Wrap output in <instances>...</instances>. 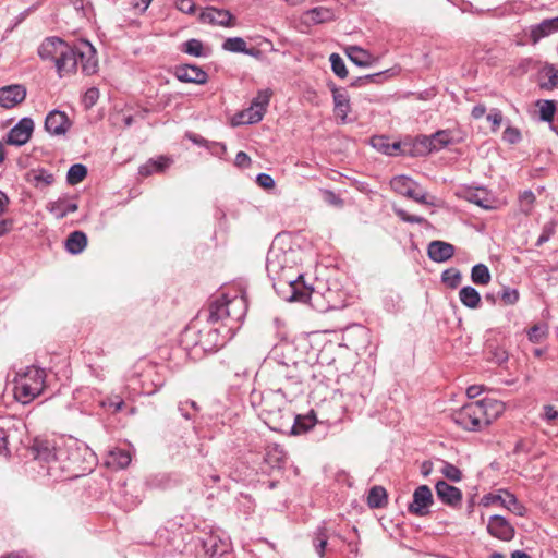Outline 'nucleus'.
<instances>
[{
    "label": "nucleus",
    "mask_w": 558,
    "mask_h": 558,
    "mask_svg": "<svg viewBox=\"0 0 558 558\" xmlns=\"http://www.w3.org/2000/svg\"><path fill=\"white\" fill-rule=\"evenodd\" d=\"M34 449L36 450L35 459L46 464V473L48 476L58 480L64 471L71 470V464H62L60 461L64 454L62 450L56 451L44 444L34 447ZM70 463H72V461H70Z\"/></svg>",
    "instance_id": "obj_5"
},
{
    "label": "nucleus",
    "mask_w": 558,
    "mask_h": 558,
    "mask_svg": "<svg viewBox=\"0 0 558 558\" xmlns=\"http://www.w3.org/2000/svg\"><path fill=\"white\" fill-rule=\"evenodd\" d=\"M199 21L205 24L219 25V26H233L234 16L230 11L225 9H217L208 7L199 14Z\"/></svg>",
    "instance_id": "obj_15"
},
{
    "label": "nucleus",
    "mask_w": 558,
    "mask_h": 558,
    "mask_svg": "<svg viewBox=\"0 0 558 558\" xmlns=\"http://www.w3.org/2000/svg\"><path fill=\"white\" fill-rule=\"evenodd\" d=\"M331 63V69L333 73L340 78H344L348 75V70L345 68L343 59L338 53H332L329 58Z\"/></svg>",
    "instance_id": "obj_51"
},
{
    "label": "nucleus",
    "mask_w": 558,
    "mask_h": 558,
    "mask_svg": "<svg viewBox=\"0 0 558 558\" xmlns=\"http://www.w3.org/2000/svg\"><path fill=\"white\" fill-rule=\"evenodd\" d=\"M454 254V246L444 241H432L427 247L428 257L436 263H445Z\"/></svg>",
    "instance_id": "obj_19"
},
{
    "label": "nucleus",
    "mask_w": 558,
    "mask_h": 558,
    "mask_svg": "<svg viewBox=\"0 0 558 558\" xmlns=\"http://www.w3.org/2000/svg\"><path fill=\"white\" fill-rule=\"evenodd\" d=\"M504 140L510 144H515L521 140V133L518 129L508 126L504 131Z\"/></svg>",
    "instance_id": "obj_59"
},
{
    "label": "nucleus",
    "mask_w": 558,
    "mask_h": 558,
    "mask_svg": "<svg viewBox=\"0 0 558 558\" xmlns=\"http://www.w3.org/2000/svg\"><path fill=\"white\" fill-rule=\"evenodd\" d=\"M175 76L181 82L205 84L207 73L197 65L183 64L175 69Z\"/></svg>",
    "instance_id": "obj_18"
},
{
    "label": "nucleus",
    "mask_w": 558,
    "mask_h": 558,
    "mask_svg": "<svg viewBox=\"0 0 558 558\" xmlns=\"http://www.w3.org/2000/svg\"><path fill=\"white\" fill-rule=\"evenodd\" d=\"M335 113L341 119L342 123L348 121V114L350 112V99L345 94L333 92Z\"/></svg>",
    "instance_id": "obj_32"
},
{
    "label": "nucleus",
    "mask_w": 558,
    "mask_h": 558,
    "mask_svg": "<svg viewBox=\"0 0 558 558\" xmlns=\"http://www.w3.org/2000/svg\"><path fill=\"white\" fill-rule=\"evenodd\" d=\"M469 201L485 209L493 208L489 195L486 193L485 190L482 189H477L476 191L471 192L469 195Z\"/></svg>",
    "instance_id": "obj_44"
},
{
    "label": "nucleus",
    "mask_w": 558,
    "mask_h": 558,
    "mask_svg": "<svg viewBox=\"0 0 558 558\" xmlns=\"http://www.w3.org/2000/svg\"><path fill=\"white\" fill-rule=\"evenodd\" d=\"M77 203L68 197H61L47 204V210L57 219L64 218L68 214L76 211Z\"/></svg>",
    "instance_id": "obj_22"
},
{
    "label": "nucleus",
    "mask_w": 558,
    "mask_h": 558,
    "mask_svg": "<svg viewBox=\"0 0 558 558\" xmlns=\"http://www.w3.org/2000/svg\"><path fill=\"white\" fill-rule=\"evenodd\" d=\"M441 280L449 288L456 289L462 280V275L460 270L456 268H449L441 274Z\"/></svg>",
    "instance_id": "obj_46"
},
{
    "label": "nucleus",
    "mask_w": 558,
    "mask_h": 558,
    "mask_svg": "<svg viewBox=\"0 0 558 558\" xmlns=\"http://www.w3.org/2000/svg\"><path fill=\"white\" fill-rule=\"evenodd\" d=\"M264 114H265V112L262 111L260 108H256L251 105L250 108L243 110L240 113V119H241L240 123H246V124L257 123L263 119Z\"/></svg>",
    "instance_id": "obj_42"
},
{
    "label": "nucleus",
    "mask_w": 558,
    "mask_h": 558,
    "mask_svg": "<svg viewBox=\"0 0 558 558\" xmlns=\"http://www.w3.org/2000/svg\"><path fill=\"white\" fill-rule=\"evenodd\" d=\"M170 162L171 160L163 156H160L157 159H150L140 167L138 173L142 177H148L155 172H162L169 167Z\"/></svg>",
    "instance_id": "obj_31"
},
{
    "label": "nucleus",
    "mask_w": 558,
    "mask_h": 558,
    "mask_svg": "<svg viewBox=\"0 0 558 558\" xmlns=\"http://www.w3.org/2000/svg\"><path fill=\"white\" fill-rule=\"evenodd\" d=\"M99 98V90L96 87L88 88L83 97V102L86 108L93 107Z\"/></svg>",
    "instance_id": "obj_56"
},
{
    "label": "nucleus",
    "mask_w": 558,
    "mask_h": 558,
    "mask_svg": "<svg viewBox=\"0 0 558 558\" xmlns=\"http://www.w3.org/2000/svg\"><path fill=\"white\" fill-rule=\"evenodd\" d=\"M536 106L539 109V118L542 121L551 122L556 111V105L554 100H538Z\"/></svg>",
    "instance_id": "obj_43"
},
{
    "label": "nucleus",
    "mask_w": 558,
    "mask_h": 558,
    "mask_svg": "<svg viewBox=\"0 0 558 558\" xmlns=\"http://www.w3.org/2000/svg\"><path fill=\"white\" fill-rule=\"evenodd\" d=\"M9 204L10 199L8 195L0 191V238L9 233L12 229V220L5 216Z\"/></svg>",
    "instance_id": "obj_33"
},
{
    "label": "nucleus",
    "mask_w": 558,
    "mask_h": 558,
    "mask_svg": "<svg viewBox=\"0 0 558 558\" xmlns=\"http://www.w3.org/2000/svg\"><path fill=\"white\" fill-rule=\"evenodd\" d=\"M395 213L401 220L409 223H423L426 221L423 217L410 215L404 209L401 208H396Z\"/></svg>",
    "instance_id": "obj_54"
},
{
    "label": "nucleus",
    "mask_w": 558,
    "mask_h": 558,
    "mask_svg": "<svg viewBox=\"0 0 558 558\" xmlns=\"http://www.w3.org/2000/svg\"><path fill=\"white\" fill-rule=\"evenodd\" d=\"M530 341L539 343L546 337V331L543 327L533 326L527 332Z\"/></svg>",
    "instance_id": "obj_58"
},
{
    "label": "nucleus",
    "mask_w": 558,
    "mask_h": 558,
    "mask_svg": "<svg viewBox=\"0 0 558 558\" xmlns=\"http://www.w3.org/2000/svg\"><path fill=\"white\" fill-rule=\"evenodd\" d=\"M229 315L228 298L221 296L216 299L209 306L208 320L216 323L218 320L227 319Z\"/></svg>",
    "instance_id": "obj_28"
},
{
    "label": "nucleus",
    "mask_w": 558,
    "mask_h": 558,
    "mask_svg": "<svg viewBox=\"0 0 558 558\" xmlns=\"http://www.w3.org/2000/svg\"><path fill=\"white\" fill-rule=\"evenodd\" d=\"M292 420H293L294 423L292 425V429L291 430L295 435L307 432L316 423V417H315L313 412L311 414H308V415H305V416H301V415H295L294 416L293 415Z\"/></svg>",
    "instance_id": "obj_36"
},
{
    "label": "nucleus",
    "mask_w": 558,
    "mask_h": 558,
    "mask_svg": "<svg viewBox=\"0 0 558 558\" xmlns=\"http://www.w3.org/2000/svg\"><path fill=\"white\" fill-rule=\"evenodd\" d=\"M175 8L183 13L193 14L196 7L193 0H177Z\"/></svg>",
    "instance_id": "obj_60"
},
{
    "label": "nucleus",
    "mask_w": 558,
    "mask_h": 558,
    "mask_svg": "<svg viewBox=\"0 0 558 558\" xmlns=\"http://www.w3.org/2000/svg\"><path fill=\"white\" fill-rule=\"evenodd\" d=\"M289 344H280L275 347L272 350V356L267 361V366L271 368V376L278 383L282 380H293L298 377L296 363L293 361H280L278 360L279 353H283L284 350H290Z\"/></svg>",
    "instance_id": "obj_6"
},
{
    "label": "nucleus",
    "mask_w": 558,
    "mask_h": 558,
    "mask_svg": "<svg viewBox=\"0 0 558 558\" xmlns=\"http://www.w3.org/2000/svg\"><path fill=\"white\" fill-rule=\"evenodd\" d=\"M78 64H81L82 72L87 75L94 74L97 71L96 51L89 43H85L83 50H78Z\"/></svg>",
    "instance_id": "obj_21"
},
{
    "label": "nucleus",
    "mask_w": 558,
    "mask_h": 558,
    "mask_svg": "<svg viewBox=\"0 0 558 558\" xmlns=\"http://www.w3.org/2000/svg\"><path fill=\"white\" fill-rule=\"evenodd\" d=\"M72 125L65 112L60 110L50 111L45 120L46 131L54 136L65 135Z\"/></svg>",
    "instance_id": "obj_10"
},
{
    "label": "nucleus",
    "mask_w": 558,
    "mask_h": 558,
    "mask_svg": "<svg viewBox=\"0 0 558 558\" xmlns=\"http://www.w3.org/2000/svg\"><path fill=\"white\" fill-rule=\"evenodd\" d=\"M434 151L440 150L454 142L452 131L440 130L432 134Z\"/></svg>",
    "instance_id": "obj_39"
},
{
    "label": "nucleus",
    "mask_w": 558,
    "mask_h": 558,
    "mask_svg": "<svg viewBox=\"0 0 558 558\" xmlns=\"http://www.w3.org/2000/svg\"><path fill=\"white\" fill-rule=\"evenodd\" d=\"M433 502L432 489L427 485H421L413 493V501L409 505V511L415 515L424 517L429 513V507Z\"/></svg>",
    "instance_id": "obj_9"
},
{
    "label": "nucleus",
    "mask_w": 558,
    "mask_h": 558,
    "mask_svg": "<svg viewBox=\"0 0 558 558\" xmlns=\"http://www.w3.org/2000/svg\"><path fill=\"white\" fill-rule=\"evenodd\" d=\"M558 32V17L547 19L531 27L530 37L533 44Z\"/></svg>",
    "instance_id": "obj_23"
},
{
    "label": "nucleus",
    "mask_w": 558,
    "mask_h": 558,
    "mask_svg": "<svg viewBox=\"0 0 558 558\" xmlns=\"http://www.w3.org/2000/svg\"><path fill=\"white\" fill-rule=\"evenodd\" d=\"M387 501L386 489L381 486H373L367 496V505L371 508H381Z\"/></svg>",
    "instance_id": "obj_38"
},
{
    "label": "nucleus",
    "mask_w": 558,
    "mask_h": 558,
    "mask_svg": "<svg viewBox=\"0 0 558 558\" xmlns=\"http://www.w3.org/2000/svg\"><path fill=\"white\" fill-rule=\"evenodd\" d=\"M454 423L466 430H481L487 426L484 417L482 403L478 401L469 402L452 414Z\"/></svg>",
    "instance_id": "obj_4"
},
{
    "label": "nucleus",
    "mask_w": 558,
    "mask_h": 558,
    "mask_svg": "<svg viewBox=\"0 0 558 558\" xmlns=\"http://www.w3.org/2000/svg\"><path fill=\"white\" fill-rule=\"evenodd\" d=\"M487 120L489 122H492L493 124V131H496L500 124H501V121H502V114H501V111L498 110V109H493L488 116H487Z\"/></svg>",
    "instance_id": "obj_63"
},
{
    "label": "nucleus",
    "mask_w": 558,
    "mask_h": 558,
    "mask_svg": "<svg viewBox=\"0 0 558 558\" xmlns=\"http://www.w3.org/2000/svg\"><path fill=\"white\" fill-rule=\"evenodd\" d=\"M131 462V454L123 449H113L109 452L107 464L117 469H123Z\"/></svg>",
    "instance_id": "obj_35"
},
{
    "label": "nucleus",
    "mask_w": 558,
    "mask_h": 558,
    "mask_svg": "<svg viewBox=\"0 0 558 558\" xmlns=\"http://www.w3.org/2000/svg\"><path fill=\"white\" fill-rule=\"evenodd\" d=\"M348 58L360 68H368L374 62V57L365 49L357 46H350L347 49Z\"/></svg>",
    "instance_id": "obj_25"
},
{
    "label": "nucleus",
    "mask_w": 558,
    "mask_h": 558,
    "mask_svg": "<svg viewBox=\"0 0 558 558\" xmlns=\"http://www.w3.org/2000/svg\"><path fill=\"white\" fill-rule=\"evenodd\" d=\"M250 401L254 407H259L260 416L272 430L283 432L293 418V413L281 388L265 391L253 390Z\"/></svg>",
    "instance_id": "obj_2"
},
{
    "label": "nucleus",
    "mask_w": 558,
    "mask_h": 558,
    "mask_svg": "<svg viewBox=\"0 0 558 558\" xmlns=\"http://www.w3.org/2000/svg\"><path fill=\"white\" fill-rule=\"evenodd\" d=\"M228 308L229 315L227 316V319L240 323L247 311L246 299L243 295H235L231 299L228 298Z\"/></svg>",
    "instance_id": "obj_24"
},
{
    "label": "nucleus",
    "mask_w": 558,
    "mask_h": 558,
    "mask_svg": "<svg viewBox=\"0 0 558 558\" xmlns=\"http://www.w3.org/2000/svg\"><path fill=\"white\" fill-rule=\"evenodd\" d=\"M272 95L271 89H262L257 93V95L252 100V106L256 108H260L262 111L266 112V109L269 105L270 97Z\"/></svg>",
    "instance_id": "obj_48"
},
{
    "label": "nucleus",
    "mask_w": 558,
    "mask_h": 558,
    "mask_svg": "<svg viewBox=\"0 0 558 558\" xmlns=\"http://www.w3.org/2000/svg\"><path fill=\"white\" fill-rule=\"evenodd\" d=\"M553 234H554V225L553 223L545 225L541 235L538 236V239L536 241V246H541L544 243H546L551 238Z\"/></svg>",
    "instance_id": "obj_61"
},
{
    "label": "nucleus",
    "mask_w": 558,
    "mask_h": 558,
    "mask_svg": "<svg viewBox=\"0 0 558 558\" xmlns=\"http://www.w3.org/2000/svg\"><path fill=\"white\" fill-rule=\"evenodd\" d=\"M256 182L264 189H271L275 186L274 179L267 173H259L256 178Z\"/></svg>",
    "instance_id": "obj_64"
},
{
    "label": "nucleus",
    "mask_w": 558,
    "mask_h": 558,
    "mask_svg": "<svg viewBox=\"0 0 558 558\" xmlns=\"http://www.w3.org/2000/svg\"><path fill=\"white\" fill-rule=\"evenodd\" d=\"M487 532L501 541H511L514 537L515 531L512 524L502 515H492L488 520Z\"/></svg>",
    "instance_id": "obj_11"
},
{
    "label": "nucleus",
    "mask_w": 558,
    "mask_h": 558,
    "mask_svg": "<svg viewBox=\"0 0 558 558\" xmlns=\"http://www.w3.org/2000/svg\"><path fill=\"white\" fill-rule=\"evenodd\" d=\"M86 175H87L86 167L82 163H75L70 167L68 174H66V180H68L69 184L75 185V184L82 182Z\"/></svg>",
    "instance_id": "obj_41"
},
{
    "label": "nucleus",
    "mask_w": 558,
    "mask_h": 558,
    "mask_svg": "<svg viewBox=\"0 0 558 558\" xmlns=\"http://www.w3.org/2000/svg\"><path fill=\"white\" fill-rule=\"evenodd\" d=\"M480 403H482L484 417L487 420V426L505 411V404L495 399L480 400Z\"/></svg>",
    "instance_id": "obj_26"
},
{
    "label": "nucleus",
    "mask_w": 558,
    "mask_h": 558,
    "mask_svg": "<svg viewBox=\"0 0 558 558\" xmlns=\"http://www.w3.org/2000/svg\"><path fill=\"white\" fill-rule=\"evenodd\" d=\"M372 144L375 148H377L378 150H380L387 155H393L395 151L400 149L399 143H392V144L386 143V140L384 137H374L372 140Z\"/></svg>",
    "instance_id": "obj_49"
},
{
    "label": "nucleus",
    "mask_w": 558,
    "mask_h": 558,
    "mask_svg": "<svg viewBox=\"0 0 558 558\" xmlns=\"http://www.w3.org/2000/svg\"><path fill=\"white\" fill-rule=\"evenodd\" d=\"M390 185L396 193L412 198L417 203L427 205L434 204L433 199L428 198L426 192L417 191V184L409 177L397 175L391 179Z\"/></svg>",
    "instance_id": "obj_7"
},
{
    "label": "nucleus",
    "mask_w": 558,
    "mask_h": 558,
    "mask_svg": "<svg viewBox=\"0 0 558 558\" xmlns=\"http://www.w3.org/2000/svg\"><path fill=\"white\" fill-rule=\"evenodd\" d=\"M384 73L385 72H379V73L357 77L355 81L352 82V85L353 86H362L363 84H366L369 82H378V80L381 77V75Z\"/></svg>",
    "instance_id": "obj_62"
},
{
    "label": "nucleus",
    "mask_w": 558,
    "mask_h": 558,
    "mask_svg": "<svg viewBox=\"0 0 558 558\" xmlns=\"http://www.w3.org/2000/svg\"><path fill=\"white\" fill-rule=\"evenodd\" d=\"M546 75L548 76V82L543 83L541 86L546 89H551L558 84V71L554 66H549L545 70Z\"/></svg>",
    "instance_id": "obj_55"
},
{
    "label": "nucleus",
    "mask_w": 558,
    "mask_h": 558,
    "mask_svg": "<svg viewBox=\"0 0 558 558\" xmlns=\"http://www.w3.org/2000/svg\"><path fill=\"white\" fill-rule=\"evenodd\" d=\"M202 545L208 558H220L230 548L229 539L216 533L207 535L202 541Z\"/></svg>",
    "instance_id": "obj_16"
},
{
    "label": "nucleus",
    "mask_w": 558,
    "mask_h": 558,
    "mask_svg": "<svg viewBox=\"0 0 558 558\" xmlns=\"http://www.w3.org/2000/svg\"><path fill=\"white\" fill-rule=\"evenodd\" d=\"M440 472L446 478L452 482H460L462 478L460 469L446 461H442Z\"/></svg>",
    "instance_id": "obj_50"
},
{
    "label": "nucleus",
    "mask_w": 558,
    "mask_h": 558,
    "mask_svg": "<svg viewBox=\"0 0 558 558\" xmlns=\"http://www.w3.org/2000/svg\"><path fill=\"white\" fill-rule=\"evenodd\" d=\"M46 373L37 366H26L14 377V398L27 404L37 398L45 388Z\"/></svg>",
    "instance_id": "obj_3"
},
{
    "label": "nucleus",
    "mask_w": 558,
    "mask_h": 558,
    "mask_svg": "<svg viewBox=\"0 0 558 558\" xmlns=\"http://www.w3.org/2000/svg\"><path fill=\"white\" fill-rule=\"evenodd\" d=\"M304 16L307 22L319 24L332 20L333 13L328 8L317 7L306 11Z\"/></svg>",
    "instance_id": "obj_34"
},
{
    "label": "nucleus",
    "mask_w": 558,
    "mask_h": 558,
    "mask_svg": "<svg viewBox=\"0 0 558 558\" xmlns=\"http://www.w3.org/2000/svg\"><path fill=\"white\" fill-rule=\"evenodd\" d=\"M267 459L269 462H276L279 464L286 460V452L280 446L275 445L269 447L267 451Z\"/></svg>",
    "instance_id": "obj_53"
},
{
    "label": "nucleus",
    "mask_w": 558,
    "mask_h": 558,
    "mask_svg": "<svg viewBox=\"0 0 558 558\" xmlns=\"http://www.w3.org/2000/svg\"><path fill=\"white\" fill-rule=\"evenodd\" d=\"M471 279L473 283L486 286L490 282L492 276L488 267L484 264H476L472 267Z\"/></svg>",
    "instance_id": "obj_37"
},
{
    "label": "nucleus",
    "mask_w": 558,
    "mask_h": 558,
    "mask_svg": "<svg viewBox=\"0 0 558 558\" xmlns=\"http://www.w3.org/2000/svg\"><path fill=\"white\" fill-rule=\"evenodd\" d=\"M482 501L484 506L499 502L500 506L519 517H524L526 514V508L512 493L508 490H499L497 494H488L483 497Z\"/></svg>",
    "instance_id": "obj_8"
},
{
    "label": "nucleus",
    "mask_w": 558,
    "mask_h": 558,
    "mask_svg": "<svg viewBox=\"0 0 558 558\" xmlns=\"http://www.w3.org/2000/svg\"><path fill=\"white\" fill-rule=\"evenodd\" d=\"M460 302L468 308L475 310L481 305V295L478 291L471 287L465 286L459 291Z\"/></svg>",
    "instance_id": "obj_30"
},
{
    "label": "nucleus",
    "mask_w": 558,
    "mask_h": 558,
    "mask_svg": "<svg viewBox=\"0 0 558 558\" xmlns=\"http://www.w3.org/2000/svg\"><path fill=\"white\" fill-rule=\"evenodd\" d=\"M33 131L34 121L31 118H23L10 130L7 142L11 145L22 146L29 141Z\"/></svg>",
    "instance_id": "obj_12"
},
{
    "label": "nucleus",
    "mask_w": 558,
    "mask_h": 558,
    "mask_svg": "<svg viewBox=\"0 0 558 558\" xmlns=\"http://www.w3.org/2000/svg\"><path fill=\"white\" fill-rule=\"evenodd\" d=\"M437 497L450 507H458L462 501V492L446 481H438L435 485Z\"/></svg>",
    "instance_id": "obj_17"
},
{
    "label": "nucleus",
    "mask_w": 558,
    "mask_h": 558,
    "mask_svg": "<svg viewBox=\"0 0 558 558\" xmlns=\"http://www.w3.org/2000/svg\"><path fill=\"white\" fill-rule=\"evenodd\" d=\"M432 135H421L415 140V146L420 154H428L434 151Z\"/></svg>",
    "instance_id": "obj_52"
},
{
    "label": "nucleus",
    "mask_w": 558,
    "mask_h": 558,
    "mask_svg": "<svg viewBox=\"0 0 558 558\" xmlns=\"http://www.w3.org/2000/svg\"><path fill=\"white\" fill-rule=\"evenodd\" d=\"M501 300L507 305L515 304L519 300V292L517 289L504 288L501 292Z\"/></svg>",
    "instance_id": "obj_57"
},
{
    "label": "nucleus",
    "mask_w": 558,
    "mask_h": 558,
    "mask_svg": "<svg viewBox=\"0 0 558 558\" xmlns=\"http://www.w3.org/2000/svg\"><path fill=\"white\" fill-rule=\"evenodd\" d=\"M266 269L278 293L289 289V301L305 302L310 299L311 290L305 287L303 275L298 274L293 266V252H287L272 245L267 254Z\"/></svg>",
    "instance_id": "obj_1"
},
{
    "label": "nucleus",
    "mask_w": 558,
    "mask_h": 558,
    "mask_svg": "<svg viewBox=\"0 0 558 558\" xmlns=\"http://www.w3.org/2000/svg\"><path fill=\"white\" fill-rule=\"evenodd\" d=\"M182 51L194 57H203L205 56L204 52V45L201 40L192 38L189 39L183 44Z\"/></svg>",
    "instance_id": "obj_47"
},
{
    "label": "nucleus",
    "mask_w": 558,
    "mask_h": 558,
    "mask_svg": "<svg viewBox=\"0 0 558 558\" xmlns=\"http://www.w3.org/2000/svg\"><path fill=\"white\" fill-rule=\"evenodd\" d=\"M328 543V532L325 525L318 526L314 533L313 545L317 555L323 558Z\"/></svg>",
    "instance_id": "obj_40"
},
{
    "label": "nucleus",
    "mask_w": 558,
    "mask_h": 558,
    "mask_svg": "<svg viewBox=\"0 0 558 558\" xmlns=\"http://www.w3.org/2000/svg\"><path fill=\"white\" fill-rule=\"evenodd\" d=\"M27 90L22 84H12L0 88V106L5 109L16 107L24 101Z\"/></svg>",
    "instance_id": "obj_13"
},
{
    "label": "nucleus",
    "mask_w": 558,
    "mask_h": 558,
    "mask_svg": "<svg viewBox=\"0 0 558 558\" xmlns=\"http://www.w3.org/2000/svg\"><path fill=\"white\" fill-rule=\"evenodd\" d=\"M246 41L241 37H229L222 44V49L235 53L246 51Z\"/></svg>",
    "instance_id": "obj_45"
},
{
    "label": "nucleus",
    "mask_w": 558,
    "mask_h": 558,
    "mask_svg": "<svg viewBox=\"0 0 558 558\" xmlns=\"http://www.w3.org/2000/svg\"><path fill=\"white\" fill-rule=\"evenodd\" d=\"M26 181L35 187H45L54 182V177L45 169H34L27 172Z\"/></svg>",
    "instance_id": "obj_27"
},
{
    "label": "nucleus",
    "mask_w": 558,
    "mask_h": 558,
    "mask_svg": "<svg viewBox=\"0 0 558 558\" xmlns=\"http://www.w3.org/2000/svg\"><path fill=\"white\" fill-rule=\"evenodd\" d=\"M54 65L60 77L73 73L78 65V50L69 46V51H64Z\"/></svg>",
    "instance_id": "obj_20"
},
{
    "label": "nucleus",
    "mask_w": 558,
    "mask_h": 558,
    "mask_svg": "<svg viewBox=\"0 0 558 558\" xmlns=\"http://www.w3.org/2000/svg\"><path fill=\"white\" fill-rule=\"evenodd\" d=\"M64 51H69V45L58 37H50L39 46L38 54L43 60L56 63Z\"/></svg>",
    "instance_id": "obj_14"
},
{
    "label": "nucleus",
    "mask_w": 558,
    "mask_h": 558,
    "mask_svg": "<svg viewBox=\"0 0 558 558\" xmlns=\"http://www.w3.org/2000/svg\"><path fill=\"white\" fill-rule=\"evenodd\" d=\"M87 245V236L82 231H74L70 233L65 241V248L71 254L82 253Z\"/></svg>",
    "instance_id": "obj_29"
}]
</instances>
